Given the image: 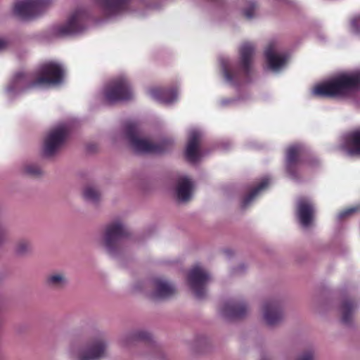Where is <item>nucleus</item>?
Returning <instances> with one entry per match:
<instances>
[{
    "mask_svg": "<svg viewBox=\"0 0 360 360\" xmlns=\"http://www.w3.org/2000/svg\"><path fill=\"white\" fill-rule=\"evenodd\" d=\"M124 136L131 148L138 154L161 153L169 150L173 146V141L170 139H164L160 143H154L142 137L139 125L134 122L125 125Z\"/></svg>",
    "mask_w": 360,
    "mask_h": 360,
    "instance_id": "nucleus-4",
    "label": "nucleus"
},
{
    "mask_svg": "<svg viewBox=\"0 0 360 360\" xmlns=\"http://www.w3.org/2000/svg\"><path fill=\"white\" fill-rule=\"evenodd\" d=\"M30 248V245L27 241L21 240L16 245L15 251L19 254H22L27 252Z\"/></svg>",
    "mask_w": 360,
    "mask_h": 360,
    "instance_id": "nucleus-32",
    "label": "nucleus"
},
{
    "mask_svg": "<svg viewBox=\"0 0 360 360\" xmlns=\"http://www.w3.org/2000/svg\"><path fill=\"white\" fill-rule=\"evenodd\" d=\"M98 8L108 16L113 17L127 12L130 8L131 0H96Z\"/></svg>",
    "mask_w": 360,
    "mask_h": 360,
    "instance_id": "nucleus-16",
    "label": "nucleus"
},
{
    "mask_svg": "<svg viewBox=\"0 0 360 360\" xmlns=\"http://www.w3.org/2000/svg\"><path fill=\"white\" fill-rule=\"evenodd\" d=\"M349 29L354 34L360 35V15L352 18Z\"/></svg>",
    "mask_w": 360,
    "mask_h": 360,
    "instance_id": "nucleus-30",
    "label": "nucleus"
},
{
    "mask_svg": "<svg viewBox=\"0 0 360 360\" xmlns=\"http://www.w3.org/2000/svg\"><path fill=\"white\" fill-rule=\"evenodd\" d=\"M240 98H224L221 101L222 106L234 105Z\"/></svg>",
    "mask_w": 360,
    "mask_h": 360,
    "instance_id": "nucleus-33",
    "label": "nucleus"
},
{
    "mask_svg": "<svg viewBox=\"0 0 360 360\" xmlns=\"http://www.w3.org/2000/svg\"><path fill=\"white\" fill-rule=\"evenodd\" d=\"M315 207L309 198H300L297 202V217L300 224L304 228L309 227L313 221Z\"/></svg>",
    "mask_w": 360,
    "mask_h": 360,
    "instance_id": "nucleus-15",
    "label": "nucleus"
},
{
    "mask_svg": "<svg viewBox=\"0 0 360 360\" xmlns=\"http://www.w3.org/2000/svg\"><path fill=\"white\" fill-rule=\"evenodd\" d=\"M210 281L211 276L208 271L199 264L194 266L188 273V285L198 299H202L205 296L207 285Z\"/></svg>",
    "mask_w": 360,
    "mask_h": 360,
    "instance_id": "nucleus-10",
    "label": "nucleus"
},
{
    "mask_svg": "<svg viewBox=\"0 0 360 360\" xmlns=\"http://www.w3.org/2000/svg\"><path fill=\"white\" fill-rule=\"evenodd\" d=\"M194 182L187 176H180L176 184L175 195L179 202H186L189 201L193 195Z\"/></svg>",
    "mask_w": 360,
    "mask_h": 360,
    "instance_id": "nucleus-19",
    "label": "nucleus"
},
{
    "mask_svg": "<svg viewBox=\"0 0 360 360\" xmlns=\"http://www.w3.org/2000/svg\"><path fill=\"white\" fill-rule=\"evenodd\" d=\"M356 102L358 103L359 105H360V102H359L357 101Z\"/></svg>",
    "mask_w": 360,
    "mask_h": 360,
    "instance_id": "nucleus-38",
    "label": "nucleus"
},
{
    "mask_svg": "<svg viewBox=\"0 0 360 360\" xmlns=\"http://www.w3.org/2000/svg\"><path fill=\"white\" fill-rule=\"evenodd\" d=\"M254 53V46L245 43L240 48L238 62L228 57L220 58V72L223 81L231 86H236L246 80L252 72Z\"/></svg>",
    "mask_w": 360,
    "mask_h": 360,
    "instance_id": "nucleus-3",
    "label": "nucleus"
},
{
    "mask_svg": "<svg viewBox=\"0 0 360 360\" xmlns=\"http://www.w3.org/2000/svg\"><path fill=\"white\" fill-rule=\"evenodd\" d=\"M283 317L280 304L277 301L266 302L263 306V319L269 326L278 323Z\"/></svg>",
    "mask_w": 360,
    "mask_h": 360,
    "instance_id": "nucleus-20",
    "label": "nucleus"
},
{
    "mask_svg": "<svg viewBox=\"0 0 360 360\" xmlns=\"http://www.w3.org/2000/svg\"><path fill=\"white\" fill-rule=\"evenodd\" d=\"M46 283L51 288H61L68 283V279L65 274L56 272L50 274L47 277Z\"/></svg>",
    "mask_w": 360,
    "mask_h": 360,
    "instance_id": "nucleus-25",
    "label": "nucleus"
},
{
    "mask_svg": "<svg viewBox=\"0 0 360 360\" xmlns=\"http://www.w3.org/2000/svg\"><path fill=\"white\" fill-rule=\"evenodd\" d=\"M50 4V0H17L13 12L17 17L27 20L42 12Z\"/></svg>",
    "mask_w": 360,
    "mask_h": 360,
    "instance_id": "nucleus-12",
    "label": "nucleus"
},
{
    "mask_svg": "<svg viewBox=\"0 0 360 360\" xmlns=\"http://www.w3.org/2000/svg\"><path fill=\"white\" fill-rule=\"evenodd\" d=\"M257 5L254 0H248L243 13L248 19H252L257 14Z\"/></svg>",
    "mask_w": 360,
    "mask_h": 360,
    "instance_id": "nucleus-27",
    "label": "nucleus"
},
{
    "mask_svg": "<svg viewBox=\"0 0 360 360\" xmlns=\"http://www.w3.org/2000/svg\"><path fill=\"white\" fill-rule=\"evenodd\" d=\"M297 360H314V353L312 351H307L302 353Z\"/></svg>",
    "mask_w": 360,
    "mask_h": 360,
    "instance_id": "nucleus-34",
    "label": "nucleus"
},
{
    "mask_svg": "<svg viewBox=\"0 0 360 360\" xmlns=\"http://www.w3.org/2000/svg\"><path fill=\"white\" fill-rule=\"evenodd\" d=\"M248 309L243 302H229L225 303L221 310V314L226 319H238L246 314Z\"/></svg>",
    "mask_w": 360,
    "mask_h": 360,
    "instance_id": "nucleus-22",
    "label": "nucleus"
},
{
    "mask_svg": "<svg viewBox=\"0 0 360 360\" xmlns=\"http://www.w3.org/2000/svg\"><path fill=\"white\" fill-rule=\"evenodd\" d=\"M150 338V335L146 330H139L130 333L122 336L120 338V344L122 347H127L131 342L136 340H147Z\"/></svg>",
    "mask_w": 360,
    "mask_h": 360,
    "instance_id": "nucleus-24",
    "label": "nucleus"
},
{
    "mask_svg": "<svg viewBox=\"0 0 360 360\" xmlns=\"http://www.w3.org/2000/svg\"><path fill=\"white\" fill-rule=\"evenodd\" d=\"M108 344L103 335L92 338L88 344L79 348L75 344L70 347V353L79 360H99L107 353Z\"/></svg>",
    "mask_w": 360,
    "mask_h": 360,
    "instance_id": "nucleus-7",
    "label": "nucleus"
},
{
    "mask_svg": "<svg viewBox=\"0 0 360 360\" xmlns=\"http://www.w3.org/2000/svg\"><path fill=\"white\" fill-rule=\"evenodd\" d=\"M126 233L125 227L120 221H115L105 226L103 243L109 254L113 255L118 252Z\"/></svg>",
    "mask_w": 360,
    "mask_h": 360,
    "instance_id": "nucleus-8",
    "label": "nucleus"
},
{
    "mask_svg": "<svg viewBox=\"0 0 360 360\" xmlns=\"http://www.w3.org/2000/svg\"><path fill=\"white\" fill-rule=\"evenodd\" d=\"M264 56L269 69L276 73L285 68L289 61V54L276 42L269 44Z\"/></svg>",
    "mask_w": 360,
    "mask_h": 360,
    "instance_id": "nucleus-9",
    "label": "nucleus"
},
{
    "mask_svg": "<svg viewBox=\"0 0 360 360\" xmlns=\"http://www.w3.org/2000/svg\"><path fill=\"white\" fill-rule=\"evenodd\" d=\"M65 69L58 61L49 60L41 64L34 72L19 71L9 79L5 88L8 97L13 98L27 91L61 84Z\"/></svg>",
    "mask_w": 360,
    "mask_h": 360,
    "instance_id": "nucleus-1",
    "label": "nucleus"
},
{
    "mask_svg": "<svg viewBox=\"0 0 360 360\" xmlns=\"http://www.w3.org/2000/svg\"><path fill=\"white\" fill-rule=\"evenodd\" d=\"M356 308V304L350 300L345 301L340 308L342 314V321L348 323Z\"/></svg>",
    "mask_w": 360,
    "mask_h": 360,
    "instance_id": "nucleus-26",
    "label": "nucleus"
},
{
    "mask_svg": "<svg viewBox=\"0 0 360 360\" xmlns=\"http://www.w3.org/2000/svg\"><path fill=\"white\" fill-rule=\"evenodd\" d=\"M360 91V70L344 72L316 84L311 94L318 97L354 98Z\"/></svg>",
    "mask_w": 360,
    "mask_h": 360,
    "instance_id": "nucleus-2",
    "label": "nucleus"
},
{
    "mask_svg": "<svg viewBox=\"0 0 360 360\" xmlns=\"http://www.w3.org/2000/svg\"><path fill=\"white\" fill-rule=\"evenodd\" d=\"M269 184V178L265 177L262 179L260 183L243 199L242 202L243 207H248L252 202H253L255 199H256V198L268 187Z\"/></svg>",
    "mask_w": 360,
    "mask_h": 360,
    "instance_id": "nucleus-23",
    "label": "nucleus"
},
{
    "mask_svg": "<svg viewBox=\"0 0 360 360\" xmlns=\"http://www.w3.org/2000/svg\"><path fill=\"white\" fill-rule=\"evenodd\" d=\"M83 195L86 200L96 202L99 198L100 193L96 188L87 186L84 190Z\"/></svg>",
    "mask_w": 360,
    "mask_h": 360,
    "instance_id": "nucleus-28",
    "label": "nucleus"
},
{
    "mask_svg": "<svg viewBox=\"0 0 360 360\" xmlns=\"http://www.w3.org/2000/svg\"><path fill=\"white\" fill-rule=\"evenodd\" d=\"M23 171L25 174L34 176H39L42 173L41 167L38 165L34 163H30L25 165Z\"/></svg>",
    "mask_w": 360,
    "mask_h": 360,
    "instance_id": "nucleus-29",
    "label": "nucleus"
},
{
    "mask_svg": "<svg viewBox=\"0 0 360 360\" xmlns=\"http://www.w3.org/2000/svg\"><path fill=\"white\" fill-rule=\"evenodd\" d=\"M6 236L5 229L0 226V241L2 240Z\"/></svg>",
    "mask_w": 360,
    "mask_h": 360,
    "instance_id": "nucleus-36",
    "label": "nucleus"
},
{
    "mask_svg": "<svg viewBox=\"0 0 360 360\" xmlns=\"http://www.w3.org/2000/svg\"><path fill=\"white\" fill-rule=\"evenodd\" d=\"M147 94L152 99L166 105L176 102L179 97L177 88L166 89L160 86H151L148 89Z\"/></svg>",
    "mask_w": 360,
    "mask_h": 360,
    "instance_id": "nucleus-17",
    "label": "nucleus"
},
{
    "mask_svg": "<svg viewBox=\"0 0 360 360\" xmlns=\"http://www.w3.org/2000/svg\"><path fill=\"white\" fill-rule=\"evenodd\" d=\"M69 132V126L63 123L53 128L44 139L43 152L51 156L63 145Z\"/></svg>",
    "mask_w": 360,
    "mask_h": 360,
    "instance_id": "nucleus-11",
    "label": "nucleus"
},
{
    "mask_svg": "<svg viewBox=\"0 0 360 360\" xmlns=\"http://www.w3.org/2000/svg\"><path fill=\"white\" fill-rule=\"evenodd\" d=\"M155 287L154 291L150 294L154 300L165 299L172 296L175 292V287L173 284L162 278H157L153 281Z\"/></svg>",
    "mask_w": 360,
    "mask_h": 360,
    "instance_id": "nucleus-21",
    "label": "nucleus"
},
{
    "mask_svg": "<svg viewBox=\"0 0 360 360\" xmlns=\"http://www.w3.org/2000/svg\"><path fill=\"white\" fill-rule=\"evenodd\" d=\"M202 136V131L197 128H192L188 132V143L185 153L187 160L191 162H198L203 155L200 149V143Z\"/></svg>",
    "mask_w": 360,
    "mask_h": 360,
    "instance_id": "nucleus-14",
    "label": "nucleus"
},
{
    "mask_svg": "<svg viewBox=\"0 0 360 360\" xmlns=\"http://www.w3.org/2000/svg\"><path fill=\"white\" fill-rule=\"evenodd\" d=\"M360 210V204L347 208L338 214V219H344L351 216L354 212Z\"/></svg>",
    "mask_w": 360,
    "mask_h": 360,
    "instance_id": "nucleus-31",
    "label": "nucleus"
},
{
    "mask_svg": "<svg viewBox=\"0 0 360 360\" xmlns=\"http://www.w3.org/2000/svg\"><path fill=\"white\" fill-rule=\"evenodd\" d=\"M89 20L90 15L86 8H76L70 12L65 23L55 28V33L60 36L82 33L88 27Z\"/></svg>",
    "mask_w": 360,
    "mask_h": 360,
    "instance_id": "nucleus-5",
    "label": "nucleus"
},
{
    "mask_svg": "<svg viewBox=\"0 0 360 360\" xmlns=\"http://www.w3.org/2000/svg\"><path fill=\"white\" fill-rule=\"evenodd\" d=\"M340 148L348 156H360V130L345 135Z\"/></svg>",
    "mask_w": 360,
    "mask_h": 360,
    "instance_id": "nucleus-18",
    "label": "nucleus"
},
{
    "mask_svg": "<svg viewBox=\"0 0 360 360\" xmlns=\"http://www.w3.org/2000/svg\"><path fill=\"white\" fill-rule=\"evenodd\" d=\"M101 96L106 103H114L120 101H127L133 98L134 91L128 79L124 77H117L103 89Z\"/></svg>",
    "mask_w": 360,
    "mask_h": 360,
    "instance_id": "nucleus-6",
    "label": "nucleus"
},
{
    "mask_svg": "<svg viewBox=\"0 0 360 360\" xmlns=\"http://www.w3.org/2000/svg\"><path fill=\"white\" fill-rule=\"evenodd\" d=\"M305 148L302 144H295L288 147L286 152V171L292 179L297 177V172L302 164V156Z\"/></svg>",
    "mask_w": 360,
    "mask_h": 360,
    "instance_id": "nucleus-13",
    "label": "nucleus"
},
{
    "mask_svg": "<svg viewBox=\"0 0 360 360\" xmlns=\"http://www.w3.org/2000/svg\"><path fill=\"white\" fill-rule=\"evenodd\" d=\"M8 42L4 38L0 37V50H3L8 46Z\"/></svg>",
    "mask_w": 360,
    "mask_h": 360,
    "instance_id": "nucleus-35",
    "label": "nucleus"
},
{
    "mask_svg": "<svg viewBox=\"0 0 360 360\" xmlns=\"http://www.w3.org/2000/svg\"><path fill=\"white\" fill-rule=\"evenodd\" d=\"M261 360H269V359L266 358H264V359H262Z\"/></svg>",
    "mask_w": 360,
    "mask_h": 360,
    "instance_id": "nucleus-37",
    "label": "nucleus"
}]
</instances>
